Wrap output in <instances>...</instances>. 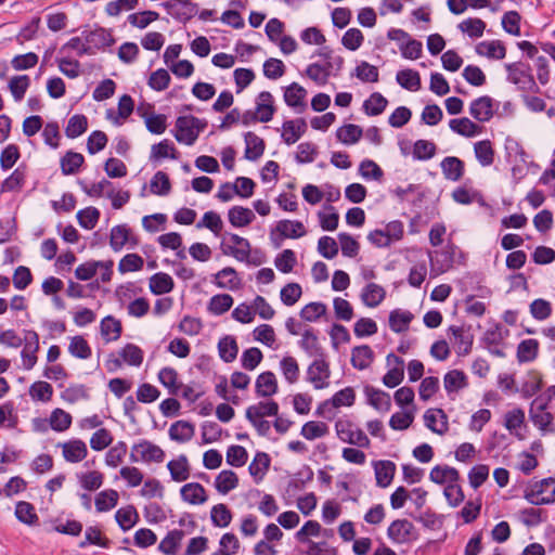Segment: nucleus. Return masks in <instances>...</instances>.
Instances as JSON below:
<instances>
[{
    "label": "nucleus",
    "instance_id": "37",
    "mask_svg": "<svg viewBox=\"0 0 555 555\" xmlns=\"http://www.w3.org/2000/svg\"><path fill=\"white\" fill-rule=\"evenodd\" d=\"M216 285L220 288L236 289L241 281L234 268L225 267L215 274Z\"/></svg>",
    "mask_w": 555,
    "mask_h": 555
},
{
    "label": "nucleus",
    "instance_id": "49",
    "mask_svg": "<svg viewBox=\"0 0 555 555\" xmlns=\"http://www.w3.org/2000/svg\"><path fill=\"white\" fill-rule=\"evenodd\" d=\"M88 118L82 114L72 116L65 128V134L69 139H75L87 131Z\"/></svg>",
    "mask_w": 555,
    "mask_h": 555
},
{
    "label": "nucleus",
    "instance_id": "21",
    "mask_svg": "<svg viewBox=\"0 0 555 555\" xmlns=\"http://www.w3.org/2000/svg\"><path fill=\"white\" fill-rule=\"evenodd\" d=\"M245 139V158L248 160H257L264 152L266 143L263 139L256 133L248 131L244 135Z\"/></svg>",
    "mask_w": 555,
    "mask_h": 555
},
{
    "label": "nucleus",
    "instance_id": "52",
    "mask_svg": "<svg viewBox=\"0 0 555 555\" xmlns=\"http://www.w3.org/2000/svg\"><path fill=\"white\" fill-rule=\"evenodd\" d=\"M307 91L304 87L297 82L291 83L284 92L285 103L291 107H297L304 105V99Z\"/></svg>",
    "mask_w": 555,
    "mask_h": 555
},
{
    "label": "nucleus",
    "instance_id": "20",
    "mask_svg": "<svg viewBox=\"0 0 555 555\" xmlns=\"http://www.w3.org/2000/svg\"><path fill=\"white\" fill-rule=\"evenodd\" d=\"M62 449L64 459L70 463H78L88 454L86 443L79 439L63 443Z\"/></svg>",
    "mask_w": 555,
    "mask_h": 555
},
{
    "label": "nucleus",
    "instance_id": "55",
    "mask_svg": "<svg viewBox=\"0 0 555 555\" xmlns=\"http://www.w3.org/2000/svg\"><path fill=\"white\" fill-rule=\"evenodd\" d=\"M233 305V298L229 294H218L210 298L208 304V311L221 315L225 313Z\"/></svg>",
    "mask_w": 555,
    "mask_h": 555
},
{
    "label": "nucleus",
    "instance_id": "14",
    "mask_svg": "<svg viewBox=\"0 0 555 555\" xmlns=\"http://www.w3.org/2000/svg\"><path fill=\"white\" fill-rule=\"evenodd\" d=\"M440 167L444 178L450 181L461 180L465 170L464 162L455 156H448L443 158Z\"/></svg>",
    "mask_w": 555,
    "mask_h": 555
},
{
    "label": "nucleus",
    "instance_id": "32",
    "mask_svg": "<svg viewBox=\"0 0 555 555\" xmlns=\"http://www.w3.org/2000/svg\"><path fill=\"white\" fill-rule=\"evenodd\" d=\"M175 283L172 278L164 272L155 273L150 279V291L155 295H163L170 293L173 289Z\"/></svg>",
    "mask_w": 555,
    "mask_h": 555
},
{
    "label": "nucleus",
    "instance_id": "64",
    "mask_svg": "<svg viewBox=\"0 0 555 555\" xmlns=\"http://www.w3.org/2000/svg\"><path fill=\"white\" fill-rule=\"evenodd\" d=\"M220 550L214 555H233L235 554L241 544L237 537L234 533L227 532L220 539Z\"/></svg>",
    "mask_w": 555,
    "mask_h": 555
},
{
    "label": "nucleus",
    "instance_id": "17",
    "mask_svg": "<svg viewBox=\"0 0 555 555\" xmlns=\"http://www.w3.org/2000/svg\"><path fill=\"white\" fill-rule=\"evenodd\" d=\"M180 493L183 501L193 505H199L207 501L206 490L198 482L184 485L181 488Z\"/></svg>",
    "mask_w": 555,
    "mask_h": 555
},
{
    "label": "nucleus",
    "instance_id": "58",
    "mask_svg": "<svg viewBox=\"0 0 555 555\" xmlns=\"http://www.w3.org/2000/svg\"><path fill=\"white\" fill-rule=\"evenodd\" d=\"M443 382L447 392H452L467 386L466 375L459 370L449 371L444 375Z\"/></svg>",
    "mask_w": 555,
    "mask_h": 555
},
{
    "label": "nucleus",
    "instance_id": "3",
    "mask_svg": "<svg viewBox=\"0 0 555 555\" xmlns=\"http://www.w3.org/2000/svg\"><path fill=\"white\" fill-rule=\"evenodd\" d=\"M307 233L301 221L280 220L275 228L270 231V240L275 248L281 247L285 238H299Z\"/></svg>",
    "mask_w": 555,
    "mask_h": 555
},
{
    "label": "nucleus",
    "instance_id": "33",
    "mask_svg": "<svg viewBox=\"0 0 555 555\" xmlns=\"http://www.w3.org/2000/svg\"><path fill=\"white\" fill-rule=\"evenodd\" d=\"M449 332L454 337V341L457 346V353L460 356L468 354L473 346V336L466 333L463 327L455 325L450 326Z\"/></svg>",
    "mask_w": 555,
    "mask_h": 555
},
{
    "label": "nucleus",
    "instance_id": "48",
    "mask_svg": "<svg viewBox=\"0 0 555 555\" xmlns=\"http://www.w3.org/2000/svg\"><path fill=\"white\" fill-rule=\"evenodd\" d=\"M182 530H172L160 541L158 550L166 555H175L183 538Z\"/></svg>",
    "mask_w": 555,
    "mask_h": 555
},
{
    "label": "nucleus",
    "instance_id": "8",
    "mask_svg": "<svg viewBox=\"0 0 555 555\" xmlns=\"http://www.w3.org/2000/svg\"><path fill=\"white\" fill-rule=\"evenodd\" d=\"M83 39L92 51V55L96 50H102L115 43L112 30L99 27L90 31L83 33Z\"/></svg>",
    "mask_w": 555,
    "mask_h": 555
},
{
    "label": "nucleus",
    "instance_id": "50",
    "mask_svg": "<svg viewBox=\"0 0 555 555\" xmlns=\"http://www.w3.org/2000/svg\"><path fill=\"white\" fill-rule=\"evenodd\" d=\"M544 482H533L529 489L525 490L524 498L532 505H546L554 502V498L542 496L544 489H541V485Z\"/></svg>",
    "mask_w": 555,
    "mask_h": 555
},
{
    "label": "nucleus",
    "instance_id": "53",
    "mask_svg": "<svg viewBox=\"0 0 555 555\" xmlns=\"http://www.w3.org/2000/svg\"><path fill=\"white\" fill-rule=\"evenodd\" d=\"M436 258L430 255V262L433 266H438L441 272H446L453 264L454 246L448 245L441 251H435Z\"/></svg>",
    "mask_w": 555,
    "mask_h": 555
},
{
    "label": "nucleus",
    "instance_id": "41",
    "mask_svg": "<svg viewBox=\"0 0 555 555\" xmlns=\"http://www.w3.org/2000/svg\"><path fill=\"white\" fill-rule=\"evenodd\" d=\"M218 351L220 358L224 362H233L236 359L238 352V346L235 338L232 336L222 337L218 343Z\"/></svg>",
    "mask_w": 555,
    "mask_h": 555
},
{
    "label": "nucleus",
    "instance_id": "19",
    "mask_svg": "<svg viewBox=\"0 0 555 555\" xmlns=\"http://www.w3.org/2000/svg\"><path fill=\"white\" fill-rule=\"evenodd\" d=\"M255 218L256 216L251 209L238 205L233 206L228 211L229 222L234 228H245L249 225Z\"/></svg>",
    "mask_w": 555,
    "mask_h": 555
},
{
    "label": "nucleus",
    "instance_id": "16",
    "mask_svg": "<svg viewBox=\"0 0 555 555\" xmlns=\"http://www.w3.org/2000/svg\"><path fill=\"white\" fill-rule=\"evenodd\" d=\"M476 53L492 60H502L506 55V48L500 40L482 41L476 46Z\"/></svg>",
    "mask_w": 555,
    "mask_h": 555
},
{
    "label": "nucleus",
    "instance_id": "38",
    "mask_svg": "<svg viewBox=\"0 0 555 555\" xmlns=\"http://www.w3.org/2000/svg\"><path fill=\"white\" fill-rule=\"evenodd\" d=\"M115 518L122 531L131 529L139 520V514L134 506L129 505L127 507L119 508Z\"/></svg>",
    "mask_w": 555,
    "mask_h": 555
},
{
    "label": "nucleus",
    "instance_id": "5",
    "mask_svg": "<svg viewBox=\"0 0 555 555\" xmlns=\"http://www.w3.org/2000/svg\"><path fill=\"white\" fill-rule=\"evenodd\" d=\"M350 421L338 420L335 424L337 436L344 442L354 444L361 448H369L370 439L360 428H353Z\"/></svg>",
    "mask_w": 555,
    "mask_h": 555
},
{
    "label": "nucleus",
    "instance_id": "18",
    "mask_svg": "<svg viewBox=\"0 0 555 555\" xmlns=\"http://www.w3.org/2000/svg\"><path fill=\"white\" fill-rule=\"evenodd\" d=\"M27 176V166L21 164L4 181L1 183L2 192H18L23 189Z\"/></svg>",
    "mask_w": 555,
    "mask_h": 555
},
{
    "label": "nucleus",
    "instance_id": "63",
    "mask_svg": "<svg viewBox=\"0 0 555 555\" xmlns=\"http://www.w3.org/2000/svg\"><path fill=\"white\" fill-rule=\"evenodd\" d=\"M72 425V416L62 409H55L50 415V426L55 431H64Z\"/></svg>",
    "mask_w": 555,
    "mask_h": 555
},
{
    "label": "nucleus",
    "instance_id": "54",
    "mask_svg": "<svg viewBox=\"0 0 555 555\" xmlns=\"http://www.w3.org/2000/svg\"><path fill=\"white\" fill-rule=\"evenodd\" d=\"M387 104L388 101L383 94L374 92L373 94H371L370 99L364 101L363 108L366 115L377 116L385 111Z\"/></svg>",
    "mask_w": 555,
    "mask_h": 555
},
{
    "label": "nucleus",
    "instance_id": "26",
    "mask_svg": "<svg viewBox=\"0 0 555 555\" xmlns=\"http://www.w3.org/2000/svg\"><path fill=\"white\" fill-rule=\"evenodd\" d=\"M172 480L182 482L190 477V465L184 454L179 455L176 460H171L167 464Z\"/></svg>",
    "mask_w": 555,
    "mask_h": 555
},
{
    "label": "nucleus",
    "instance_id": "39",
    "mask_svg": "<svg viewBox=\"0 0 555 555\" xmlns=\"http://www.w3.org/2000/svg\"><path fill=\"white\" fill-rule=\"evenodd\" d=\"M363 134V130L360 126L354 124H347L343 127L338 128L336 131V137L338 141L346 145H351L357 143Z\"/></svg>",
    "mask_w": 555,
    "mask_h": 555
},
{
    "label": "nucleus",
    "instance_id": "27",
    "mask_svg": "<svg viewBox=\"0 0 555 555\" xmlns=\"http://www.w3.org/2000/svg\"><path fill=\"white\" fill-rule=\"evenodd\" d=\"M429 479L437 485L457 482L460 479V473L454 467H450L448 465H436L429 473Z\"/></svg>",
    "mask_w": 555,
    "mask_h": 555
},
{
    "label": "nucleus",
    "instance_id": "61",
    "mask_svg": "<svg viewBox=\"0 0 555 555\" xmlns=\"http://www.w3.org/2000/svg\"><path fill=\"white\" fill-rule=\"evenodd\" d=\"M280 366L285 379L289 384H295L298 380L300 371L295 358L284 357L280 362Z\"/></svg>",
    "mask_w": 555,
    "mask_h": 555
},
{
    "label": "nucleus",
    "instance_id": "36",
    "mask_svg": "<svg viewBox=\"0 0 555 555\" xmlns=\"http://www.w3.org/2000/svg\"><path fill=\"white\" fill-rule=\"evenodd\" d=\"M101 334L106 341L117 340L122 331V326L119 320L112 315L105 317L101 321Z\"/></svg>",
    "mask_w": 555,
    "mask_h": 555
},
{
    "label": "nucleus",
    "instance_id": "43",
    "mask_svg": "<svg viewBox=\"0 0 555 555\" xmlns=\"http://www.w3.org/2000/svg\"><path fill=\"white\" fill-rule=\"evenodd\" d=\"M397 82L404 89L410 91H417L421 89L420 73L413 69H402L397 73Z\"/></svg>",
    "mask_w": 555,
    "mask_h": 555
},
{
    "label": "nucleus",
    "instance_id": "10",
    "mask_svg": "<svg viewBox=\"0 0 555 555\" xmlns=\"http://www.w3.org/2000/svg\"><path fill=\"white\" fill-rule=\"evenodd\" d=\"M469 114L480 122L489 121L494 114L493 99L489 95L475 99L469 105Z\"/></svg>",
    "mask_w": 555,
    "mask_h": 555
},
{
    "label": "nucleus",
    "instance_id": "45",
    "mask_svg": "<svg viewBox=\"0 0 555 555\" xmlns=\"http://www.w3.org/2000/svg\"><path fill=\"white\" fill-rule=\"evenodd\" d=\"M475 155L481 166H491L494 162V150L490 140L476 142L474 145Z\"/></svg>",
    "mask_w": 555,
    "mask_h": 555
},
{
    "label": "nucleus",
    "instance_id": "15",
    "mask_svg": "<svg viewBox=\"0 0 555 555\" xmlns=\"http://www.w3.org/2000/svg\"><path fill=\"white\" fill-rule=\"evenodd\" d=\"M258 397H271L278 392V380L273 372L267 371L258 375L255 384Z\"/></svg>",
    "mask_w": 555,
    "mask_h": 555
},
{
    "label": "nucleus",
    "instance_id": "56",
    "mask_svg": "<svg viewBox=\"0 0 555 555\" xmlns=\"http://www.w3.org/2000/svg\"><path fill=\"white\" fill-rule=\"evenodd\" d=\"M69 353L78 359H89L92 354L88 341L80 335L74 336L68 346Z\"/></svg>",
    "mask_w": 555,
    "mask_h": 555
},
{
    "label": "nucleus",
    "instance_id": "23",
    "mask_svg": "<svg viewBox=\"0 0 555 555\" xmlns=\"http://www.w3.org/2000/svg\"><path fill=\"white\" fill-rule=\"evenodd\" d=\"M391 359L396 362L397 366L393 367V369H390L384 375L383 383H384L385 386H387L389 388H395L399 384H401V382L404 378V369H403L404 361H403L402 358L397 357V356L390 353L387 357V361L389 362Z\"/></svg>",
    "mask_w": 555,
    "mask_h": 555
},
{
    "label": "nucleus",
    "instance_id": "22",
    "mask_svg": "<svg viewBox=\"0 0 555 555\" xmlns=\"http://www.w3.org/2000/svg\"><path fill=\"white\" fill-rule=\"evenodd\" d=\"M195 434V427L188 421H177L169 428V437L171 440L183 443L190 441Z\"/></svg>",
    "mask_w": 555,
    "mask_h": 555
},
{
    "label": "nucleus",
    "instance_id": "47",
    "mask_svg": "<svg viewBox=\"0 0 555 555\" xmlns=\"http://www.w3.org/2000/svg\"><path fill=\"white\" fill-rule=\"evenodd\" d=\"M158 379L163 386L168 388L170 395H179L181 384H178V373L172 367H164L158 373Z\"/></svg>",
    "mask_w": 555,
    "mask_h": 555
},
{
    "label": "nucleus",
    "instance_id": "25",
    "mask_svg": "<svg viewBox=\"0 0 555 555\" xmlns=\"http://www.w3.org/2000/svg\"><path fill=\"white\" fill-rule=\"evenodd\" d=\"M365 395L367 396L369 403L378 411H389L391 408V398L390 395L380 390L376 389L372 386H366Z\"/></svg>",
    "mask_w": 555,
    "mask_h": 555
},
{
    "label": "nucleus",
    "instance_id": "62",
    "mask_svg": "<svg viewBox=\"0 0 555 555\" xmlns=\"http://www.w3.org/2000/svg\"><path fill=\"white\" fill-rule=\"evenodd\" d=\"M328 434V426L322 422H307L301 428V435L307 440L324 437Z\"/></svg>",
    "mask_w": 555,
    "mask_h": 555
},
{
    "label": "nucleus",
    "instance_id": "51",
    "mask_svg": "<svg viewBox=\"0 0 555 555\" xmlns=\"http://www.w3.org/2000/svg\"><path fill=\"white\" fill-rule=\"evenodd\" d=\"M210 518L215 527L225 528L232 520V513L225 504L219 503L212 506Z\"/></svg>",
    "mask_w": 555,
    "mask_h": 555
},
{
    "label": "nucleus",
    "instance_id": "40",
    "mask_svg": "<svg viewBox=\"0 0 555 555\" xmlns=\"http://www.w3.org/2000/svg\"><path fill=\"white\" fill-rule=\"evenodd\" d=\"M238 486V477L233 470H222L216 477L215 487L221 494H227Z\"/></svg>",
    "mask_w": 555,
    "mask_h": 555
},
{
    "label": "nucleus",
    "instance_id": "44",
    "mask_svg": "<svg viewBox=\"0 0 555 555\" xmlns=\"http://www.w3.org/2000/svg\"><path fill=\"white\" fill-rule=\"evenodd\" d=\"M118 499V492L114 489L101 491L95 496V508L99 513L107 512L117 505Z\"/></svg>",
    "mask_w": 555,
    "mask_h": 555
},
{
    "label": "nucleus",
    "instance_id": "29",
    "mask_svg": "<svg viewBox=\"0 0 555 555\" xmlns=\"http://www.w3.org/2000/svg\"><path fill=\"white\" fill-rule=\"evenodd\" d=\"M374 359V352L367 345L357 346L351 351V364L358 370H365Z\"/></svg>",
    "mask_w": 555,
    "mask_h": 555
},
{
    "label": "nucleus",
    "instance_id": "4",
    "mask_svg": "<svg viewBox=\"0 0 555 555\" xmlns=\"http://www.w3.org/2000/svg\"><path fill=\"white\" fill-rule=\"evenodd\" d=\"M388 538L397 544H408L418 539L415 526L408 519H396L387 529Z\"/></svg>",
    "mask_w": 555,
    "mask_h": 555
},
{
    "label": "nucleus",
    "instance_id": "35",
    "mask_svg": "<svg viewBox=\"0 0 555 555\" xmlns=\"http://www.w3.org/2000/svg\"><path fill=\"white\" fill-rule=\"evenodd\" d=\"M85 163L82 154L68 151L61 158V170L64 176L75 175Z\"/></svg>",
    "mask_w": 555,
    "mask_h": 555
},
{
    "label": "nucleus",
    "instance_id": "12",
    "mask_svg": "<svg viewBox=\"0 0 555 555\" xmlns=\"http://www.w3.org/2000/svg\"><path fill=\"white\" fill-rule=\"evenodd\" d=\"M134 450L140 451V460L144 463H162L165 457L163 449L149 440H141L135 443Z\"/></svg>",
    "mask_w": 555,
    "mask_h": 555
},
{
    "label": "nucleus",
    "instance_id": "7",
    "mask_svg": "<svg viewBox=\"0 0 555 555\" xmlns=\"http://www.w3.org/2000/svg\"><path fill=\"white\" fill-rule=\"evenodd\" d=\"M330 376V364L324 359L314 360L307 370V379L315 389H323L327 387V379Z\"/></svg>",
    "mask_w": 555,
    "mask_h": 555
},
{
    "label": "nucleus",
    "instance_id": "13",
    "mask_svg": "<svg viewBox=\"0 0 555 555\" xmlns=\"http://www.w3.org/2000/svg\"><path fill=\"white\" fill-rule=\"evenodd\" d=\"M255 111L260 116V122H269L273 118L276 108L274 99L269 91H262L258 94Z\"/></svg>",
    "mask_w": 555,
    "mask_h": 555
},
{
    "label": "nucleus",
    "instance_id": "46",
    "mask_svg": "<svg viewBox=\"0 0 555 555\" xmlns=\"http://www.w3.org/2000/svg\"><path fill=\"white\" fill-rule=\"evenodd\" d=\"M138 113L145 119L146 128L150 132L154 134H162L166 130V116L163 114H147L146 112L142 113V107H138Z\"/></svg>",
    "mask_w": 555,
    "mask_h": 555
},
{
    "label": "nucleus",
    "instance_id": "9",
    "mask_svg": "<svg viewBox=\"0 0 555 555\" xmlns=\"http://www.w3.org/2000/svg\"><path fill=\"white\" fill-rule=\"evenodd\" d=\"M129 243L132 247L139 244V238L132 235L131 229L127 224H118L112 228L109 235V245L114 251H119Z\"/></svg>",
    "mask_w": 555,
    "mask_h": 555
},
{
    "label": "nucleus",
    "instance_id": "11",
    "mask_svg": "<svg viewBox=\"0 0 555 555\" xmlns=\"http://www.w3.org/2000/svg\"><path fill=\"white\" fill-rule=\"evenodd\" d=\"M376 485L380 488L388 487L396 474V464L389 460H380L373 462Z\"/></svg>",
    "mask_w": 555,
    "mask_h": 555
},
{
    "label": "nucleus",
    "instance_id": "42",
    "mask_svg": "<svg viewBox=\"0 0 555 555\" xmlns=\"http://www.w3.org/2000/svg\"><path fill=\"white\" fill-rule=\"evenodd\" d=\"M270 466V457L264 452H258L253 462L249 464L248 470L249 474L255 478V480L258 482L262 480L263 476L266 475L267 470Z\"/></svg>",
    "mask_w": 555,
    "mask_h": 555
},
{
    "label": "nucleus",
    "instance_id": "2",
    "mask_svg": "<svg viewBox=\"0 0 555 555\" xmlns=\"http://www.w3.org/2000/svg\"><path fill=\"white\" fill-rule=\"evenodd\" d=\"M505 69L508 73V80L518 86L521 91L537 93L540 91L529 64L521 62L505 64Z\"/></svg>",
    "mask_w": 555,
    "mask_h": 555
},
{
    "label": "nucleus",
    "instance_id": "1",
    "mask_svg": "<svg viewBox=\"0 0 555 555\" xmlns=\"http://www.w3.org/2000/svg\"><path fill=\"white\" fill-rule=\"evenodd\" d=\"M207 126V121L195 116H179L176 121L175 138L178 142L192 145L196 141L199 132Z\"/></svg>",
    "mask_w": 555,
    "mask_h": 555
},
{
    "label": "nucleus",
    "instance_id": "28",
    "mask_svg": "<svg viewBox=\"0 0 555 555\" xmlns=\"http://www.w3.org/2000/svg\"><path fill=\"white\" fill-rule=\"evenodd\" d=\"M539 341L533 338L521 340L517 346V360L519 363L532 362L539 353Z\"/></svg>",
    "mask_w": 555,
    "mask_h": 555
},
{
    "label": "nucleus",
    "instance_id": "34",
    "mask_svg": "<svg viewBox=\"0 0 555 555\" xmlns=\"http://www.w3.org/2000/svg\"><path fill=\"white\" fill-rule=\"evenodd\" d=\"M414 315L410 311L395 309L389 314V327L395 333H402L409 328Z\"/></svg>",
    "mask_w": 555,
    "mask_h": 555
},
{
    "label": "nucleus",
    "instance_id": "6",
    "mask_svg": "<svg viewBox=\"0 0 555 555\" xmlns=\"http://www.w3.org/2000/svg\"><path fill=\"white\" fill-rule=\"evenodd\" d=\"M547 401H542L540 398L533 400L530 409V417L533 424L543 431L555 433L553 425V414L546 411Z\"/></svg>",
    "mask_w": 555,
    "mask_h": 555
},
{
    "label": "nucleus",
    "instance_id": "59",
    "mask_svg": "<svg viewBox=\"0 0 555 555\" xmlns=\"http://www.w3.org/2000/svg\"><path fill=\"white\" fill-rule=\"evenodd\" d=\"M542 387V375L537 371H531L528 374V380H526L521 387V393L525 398H531L537 392H539Z\"/></svg>",
    "mask_w": 555,
    "mask_h": 555
},
{
    "label": "nucleus",
    "instance_id": "30",
    "mask_svg": "<svg viewBox=\"0 0 555 555\" xmlns=\"http://www.w3.org/2000/svg\"><path fill=\"white\" fill-rule=\"evenodd\" d=\"M278 413L279 404L275 401H260L257 404L248 406L245 416L247 420H253V417L276 416Z\"/></svg>",
    "mask_w": 555,
    "mask_h": 555
},
{
    "label": "nucleus",
    "instance_id": "24",
    "mask_svg": "<svg viewBox=\"0 0 555 555\" xmlns=\"http://www.w3.org/2000/svg\"><path fill=\"white\" fill-rule=\"evenodd\" d=\"M449 127L455 133L466 138L475 137L482 131L481 126L475 124L467 117L451 119Z\"/></svg>",
    "mask_w": 555,
    "mask_h": 555
},
{
    "label": "nucleus",
    "instance_id": "60",
    "mask_svg": "<svg viewBox=\"0 0 555 555\" xmlns=\"http://www.w3.org/2000/svg\"><path fill=\"white\" fill-rule=\"evenodd\" d=\"M437 146L427 140H417L413 146V157L418 160H427L435 156Z\"/></svg>",
    "mask_w": 555,
    "mask_h": 555
},
{
    "label": "nucleus",
    "instance_id": "57",
    "mask_svg": "<svg viewBox=\"0 0 555 555\" xmlns=\"http://www.w3.org/2000/svg\"><path fill=\"white\" fill-rule=\"evenodd\" d=\"M15 515L20 521L26 525H35L39 519L34 505L25 501H21L16 504Z\"/></svg>",
    "mask_w": 555,
    "mask_h": 555
},
{
    "label": "nucleus",
    "instance_id": "31",
    "mask_svg": "<svg viewBox=\"0 0 555 555\" xmlns=\"http://www.w3.org/2000/svg\"><path fill=\"white\" fill-rule=\"evenodd\" d=\"M386 292L380 285L369 283L362 291L361 299L365 306L374 308L384 300Z\"/></svg>",
    "mask_w": 555,
    "mask_h": 555
}]
</instances>
